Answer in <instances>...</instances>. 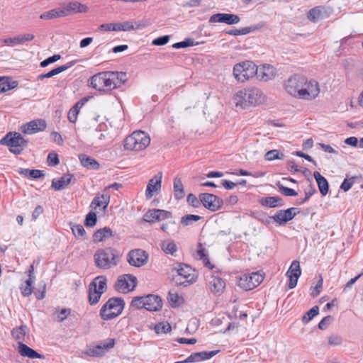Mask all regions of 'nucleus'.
I'll use <instances>...</instances> for the list:
<instances>
[{"mask_svg":"<svg viewBox=\"0 0 363 363\" xmlns=\"http://www.w3.org/2000/svg\"><path fill=\"white\" fill-rule=\"evenodd\" d=\"M267 101V96L260 89L248 87L236 91L232 96L231 104L236 111H242L264 104Z\"/></svg>","mask_w":363,"mask_h":363,"instance_id":"1","label":"nucleus"},{"mask_svg":"<svg viewBox=\"0 0 363 363\" xmlns=\"http://www.w3.org/2000/svg\"><path fill=\"white\" fill-rule=\"evenodd\" d=\"M126 79L124 72H103L91 78V86L96 90L107 91L120 87Z\"/></svg>","mask_w":363,"mask_h":363,"instance_id":"2","label":"nucleus"},{"mask_svg":"<svg viewBox=\"0 0 363 363\" xmlns=\"http://www.w3.org/2000/svg\"><path fill=\"white\" fill-rule=\"evenodd\" d=\"M94 259L96 267L109 269L118 264L119 255L115 248L108 247L97 250L94 255Z\"/></svg>","mask_w":363,"mask_h":363,"instance_id":"3","label":"nucleus"},{"mask_svg":"<svg viewBox=\"0 0 363 363\" xmlns=\"http://www.w3.org/2000/svg\"><path fill=\"white\" fill-rule=\"evenodd\" d=\"M125 306L123 298H110L100 310V315L104 320H112L121 314Z\"/></svg>","mask_w":363,"mask_h":363,"instance_id":"4","label":"nucleus"},{"mask_svg":"<svg viewBox=\"0 0 363 363\" xmlns=\"http://www.w3.org/2000/svg\"><path fill=\"white\" fill-rule=\"evenodd\" d=\"M255 64L250 60L236 63L233 68V76L240 83H245L255 77Z\"/></svg>","mask_w":363,"mask_h":363,"instance_id":"5","label":"nucleus"},{"mask_svg":"<svg viewBox=\"0 0 363 363\" xmlns=\"http://www.w3.org/2000/svg\"><path fill=\"white\" fill-rule=\"evenodd\" d=\"M107 279L104 276H99L93 279L89 285V302L90 305H96L101 295L106 291Z\"/></svg>","mask_w":363,"mask_h":363,"instance_id":"6","label":"nucleus"},{"mask_svg":"<svg viewBox=\"0 0 363 363\" xmlns=\"http://www.w3.org/2000/svg\"><path fill=\"white\" fill-rule=\"evenodd\" d=\"M306 79V77L298 74L290 77L284 84L285 91L291 97L301 100Z\"/></svg>","mask_w":363,"mask_h":363,"instance_id":"7","label":"nucleus"},{"mask_svg":"<svg viewBox=\"0 0 363 363\" xmlns=\"http://www.w3.org/2000/svg\"><path fill=\"white\" fill-rule=\"evenodd\" d=\"M320 94V85L319 82L314 79L306 77L301 100L311 101L316 99Z\"/></svg>","mask_w":363,"mask_h":363,"instance_id":"8","label":"nucleus"},{"mask_svg":"<svg viewBox=\"0 0 363 363\" xmlns=\"http://www.w3.org/2000/svg\"><path fill=\"white\" fill-rule=\"evenodd\" d=\"M28 143V140L25 138H1L0 140V145L7 146L9 150L16 155H21Z\"/></svg>","mask_w":363,"mask_h":363,"instance_id":"9","label":"nucleus"},{"mask_svg":"<svg viewBox=\"0 0 363 363\" xmlns=\"http://www.w3.org/2000/svg\"><path fill=\"white\" fill-rule=\"evenodd\" d=\"M137 285V278L132 274L119 276L114 284L116 291L120 293H128L133 291Z\"/></svg>","mask_w":363,"mask_h":363,"instance_id":"10","label":"nucleus"},{"mask_svg":"<svg viewBox=\"0 0 363 363\" xmlns=\"http://www.w3.org/2000/svg\"><path fill=\"white\" fill-rule=\"evenodd\" d=\"M263 279L262 275L258 272L245 274L240 277L238 285L245 291L251 290L257 287L263 281Z\"/></svg>","mask_w":363,"mask_h":363,"instance_id":"11","label":"nucleus"},{"mask_svg":"<svg viewBox=\"0 0 363 363\" xmlns=\"http://www.w3.org/2000/svg\"><path fill=\"white\" fill-rule=\"evenodd\" d=\"M199 198L203 206L211 211L220 209L223 205V200L213 194L201 193L199 195Z\"/></svg>","mask_w":363,"mask_h":363,"instance_id":"12","label":"nucleus"},{"mask_svg":"<svg viewBox=\"0 0 363 363\" xmlns=\"http://www.w3.org/2000/svg\"><path fill=\"white\" fill-rule=\"evenodd\" d=\"M255 77L262 82H267L273 79L277 75L275 67L271 65L264 64L255 66Z\"/></svg>","mask_w":363,"mask_h":363,"instance_id":"13","label":"nucleus"},{"mask_svg":"<svg viewBox=\"0 0 363 363\" xmlns=\"http://www.w3.org/2000/svg\"><path fill=\"white\" fill-rule=\"evenodd\" d=\"M150 143V138H125L123 141L125 150L140 151L147 147Z\"/></svg>","mask_w":363,"mask_h":363,"instance_id":"14","label":"nucleus"},{"mask_svg":"<svg viewBox=\"0 0 363 363\" xmlns=\"http://www.w3.org/2000/svg\"><path fill=\"white\" fill-rule=\"evenodd\" d=\"M148 255L141 249H135L129 252L127 260L134 267H140L147 262Z\"/></svg>","mask_w":363,"mask_h":363,"instance_id":"15","label":"nucleus"},{"mask_svg":"<svg viewBox=\"0 0 363 363\" xmlns=\"http://www.w3.org/2000/svg\"><path fill=\"white\" fill-rule=\"evenodd\" d=\"M45 128V121L42 119H36L21 125V130L26 135H33L43 131Z\"/></svg>","mask_w":363,"mask_h":363,"instance_id":"16","label":"nucleus"},{"mask_svg":"<svg viewBox=\"0 0 363 363\" xmlns=\"http://www.w3.org/2000/svg\"><path fill=\"white\" fill-rule=\"evenodd\" d=\"M35 39V35L30 33L20 34L13 37H9L1 40V43L9 47L21 45L26 42L32 41Z\"/></svg>","mask_w":363,"mask_h":363,"instance_id":"17","label":"nucleus"},{"mask_svg":"<svg viewBox=\"0 0 363 363\" xmlns=\"http://www.w3.org/2000/svg\"><path fill=\"white\" fill-rule=\"evenodd\" d=\"M162 173L159 172L150 179L145 191L146 199H151L155 193L160 191L162 186Z\"/></svg>","mask_w":363,"mask_h":363,"instance_id":"18","label":"nucleus"},{"mask_svg":"<svg viewBox=\"0 0 363 363\" xmlns=\"http://www.w3.org/2000/svg\"><path fill=\"white\" fill-rule=\"evenodd\" d=\"M332 13V9L328 6H316L308 11V18L317 22L323 18H328Z\"/></svg>","mask_w":363,"mask_h":363,"instance_id":"19","label":"nucleus"},{"mask_svg":"<svg viewBox=\"0 0 363 363\" xmlns=\"http://www.w3.org/2000/svg\"><path fill=\"white\" fill-rule=\"evenodd\" d=\"M296 208H289L286 210L278 211L274 216L272 217L274 222L280 225L286 224L288 221L291 220L296 216Z\"/></svg>","mask_w":363,"mask_h":363,"instance_id":"20","label":"nucleus"},{"mask_svg":"<svg viewBox=\"0 0 363 363\" xmlns=\"http://www.w3.org/2000/svg\"><path fill=\"white\" fill-rule=\"evenodd\" d=\"M240 21V17L233 13H216L209 18L210 23H224L228 25L237 24Z\"/></svg>","mask_w":363,"mask_h":363,"instance_id":"21","label":"nucleus"},{"mask_svg":"<svg viewBox=\"0 0 363 363\" xmlns=\"http://www.w3.org/2000/svg\"><path fill=\"white\" fill-rule=\"evenodd\" d=\"M145 309L149 311H158L162 307V300L160 296L154 294L145 296Z\"/></svg>","mask_w":363,"mask_h":363,"instance_id":"22","label":"nucleus"},{"mask_svg":"<svg viewBox=\"0 0 363 363\" xmlns=\"http://www.w3.org/2000/svg\"><path fill=\"white\" fill-rule=\"evenodd\" d=\"M220 350H213V351H201L199 352H194L191 354L186 359V362H189V363L193 362H199L202 361H205L209 359L217 354Z\"/></svg>","mask_w":363,"mask_h":363,"instance_id":"23","label":"nucleus"},{"mask_svg":"<svg viewBox=\"0 0 363 363\" xmlns=\"http://www.w3.org/2000/svg\"><path fill=\"white\" fill-rule=\"evenodd\" d=\"M62 10L65 12V17L76 13H86L89 11V7L78 1H70L65 6L61 7Z\"/></svg>","mask_w":363,"mask_h":363,"instance_id":"24","label":"nucleus"},{"mask_svg":"<svg viewBox=\"0 0 363 363\" xmlns=\"http://www.w3.org/2000/svg\"><path fill=\"white\" fill-rule=\"evenodd\" d=\"M208 286L212 293L220 294L225 288V283L220 277L211 276L208 280Z\"/></svg>","mask_w":363,"mask_h":363,"instance_id":"25","label":"nucleus"},{"mask_svg":"<svg viewBox=\"0 0 363 363\" xmlns=\"http://www.w3.org/2000/svg\"><path fill=\"white\" fill-rule=\"evenodd\" d=\"M18 352L21 356L30 359H43L44 357L43 354H39L22 342H18Z\"/></svg>","mask_w":363,"mask_h":363,"instance_id":"26","label":"nucleus"},{"mask_svg":"<svg viewBox=\"0 0 363 363\" xmlns=\"http://www.w3.org/2000/svg\"><path fill=\"white\" fill-rule=\"evenodd\" d=\"M176 272L177 276H182L183 278L189 279V280H195V276L193 273L192 268L185 264H179L177 267L172 269V272Z\"/></svg>","mask_w":363,"mask_h":363,"instance_id":"27","label":"nucleus"},{"mask_svg":"<svg viewBox=\"0 0 363 363\" xmlns=\"http://www.w3.org/2000/svg\"><path fill=\"white\" fill-rule=\"evenodd\" d=\"M73 175L71 174H65L59 179H52V187L56 191H60L66 188L70 184Z\"/></svg>","mask_w":363,"mask_h":363,"instance_id":"28","label":"nucleus"},{"mask_svg":"<svg viewBox=\"0 0 363 363\" xmlns=\"http://www.w3.org/2000/svg\"><path fill=\"white\" fill-rule=\"evenodd\" d=\"M88 97H84L77 102L74 106L70 108L68 113V119L69 122L75 123L77 121L80 109L88 101Z\"/></svg>","mask_w":363,"mask_h":363,"instance_id":"29","label":"nucleus"},{"mask_svg":"<svg viewBox=\"0 0 363 363\" xmlns=\"http://www.w3.org/2000/svg\"><path fill=\"white\" fill-rule=\"evenodd\" d=\"M110 202V195L106 193L102 194L101 196H96L92 200L90 207L96 208L97 207L102 206L104 211L106 210Z\"/></svg>","mask_w":363,"mask_h":363,"instance_id":"30","label":"nucleus"},{"mask_svg":"<svg viewBox=\"0 0 363 363\" xmlns=\"http://www.w3.org/2000/svg\"><path fill=\"white\" fill-rule=\"evenodd\" d=\"M113 235L112 230L108 227H104L96 230L93 235L94 242H99L111 238Z\"/></svg>","mask_w":363,"mask_h":363,"instance_id":"31","label":"nucleus"},{"mask_svg":"<svg viewBox=\"0 0 363 363\" xmlns=\"http://www.w3.org/2000/svg\"><path fill=\"white\" fill-rule=\"evenodd\" d=\"M313 177L317 182L320 193L322 196H325L329 191V184L327 179L317 171L314 172Z\"/></svg>","mask_w":363,"mask_h":363,"instance_id":"32","label":"nucleus"},{"mask_svg":"<svg viewBox=\"0 0 363 363\" xmlns=\"http://www.w3.org/2000/svg\"><path fill=\"white\" fill-rule=\"evenodd\" d=\"M262 206L268 208H275L284 205L283 199L279 196H267L261 199Z\"/></svg>","mask_w":363,"mask_h":363,"instance_id":"33","label":"nucleus"},{"mask_svg":"<svg viewBox=\"0 0 363 363\" xmlns=\"http://www.w3.org/2000/svg\"><path fill=\"white\" fill-rule=\"evenodd\" d=\"M65 17V12L61 7L53 9L40 14L41 20H52L54 18Z\"/></svg>","mask_w":363,"mask_h":363,"instance_id":"34","label":"nucleus"},{"mask_svg":"<svg viewBox=\"0 0 363 363\" xmlns=\"http://www.w3.org/2000/svg\"><path fill=\"white\" fill-rule=\"evenodd\" d=\"M72 65H73L72 62H69L67 65L59 66V67L52 69L51 71L48 72L46 74H43L38 75L37 79L38 80H43L45 78L52 77L53 76H55L60 73H62V72L66 71L67 69L70 68L72 66Z\"/></svg>","mask_w":363,"mask_h":363,"instance_id":"35","label":"nucleus"},{"mask_svg":"<svg viewBox=\"0 0 363 363\" xmlns=\"http://www.w3.org/2000/svg\"><path fill=\"white\" fill-rule=\"evenodd\" d=\"M79 158L82 165L87 169L96 170L99 168V162L89 156L81 155Z\"/></svg>","mask_w":363,"mask_h":363,"instance_id":"36","label":"nucleus"},{"mask_svg":"<svg viewBox=\"0 0 363 363\" xmlns=\"http://www.w3.org/2000/svg\"><path fill=\"white\" fill-rule=\"evenodd\" d=\"M20 174H22L26 177H30L32 179H39L44 176V172L39 169H20L18 171Z\"/></svg>","mask_w":363,"mask_h":363,"instance_id":"37","label":"nucleus"},{"mask_svg":"<svg viewBox=\"0 0 363 363\" xmlns=\"http://www.w3.org/2000/svg\"><path fill=\"white\" fill-rule=\"evenodd\" d=\"M301 274V269L300 268L299 262L297 260H294L292 262L289 269L286 272L287 277H294L296 279H298Z\"/></svg>","mask_w":363,"mask_h":363,"instance_id":"38","label":"nucleus"},{"mask_svg":"<svg viewBox=\"0 0 363 363\" xmlns=\"http://www.w3.org/2000/svg\"><path fill=\"white\" fill-rule=\"evenodd\" d=\"M26 329L27 327L26 325L15 328L11 330V335L13 337L18 341V342H23L26 333Z\"/></svg>","mask_w":363,"mask_h":363,"instance_id":"39","label":"nucleus"},{"mask_svg":"<svg viewBox=\"0 0 363 363\" xmlns=\"http://www.w3.org/2000/svg\"><path fill=\"white\" fill-rule=\"evenodd\" d=\"M174 197L177 199H181L185 195L183 184L179 178H175L174 180Z\"/></svg>","mask_w":363,"mask_h":363,"instance_id":"40","label":"nucleus"},{"mask_svg":"<svg viewBox=\"0 0 363 363\" xmlns=\"http://www.w3.org/2000/svg\"><path fill=\"white\" fill-rule=\"evenodd\" d=\"M84 354L89 357H102L105 354L104 351L99 344L90 347L86 350Z\"/></svg>","mask_w":363,"mask_h":363,"instance_id":"41","label":"nucleus"},{"mask_svg":"<svg viewBox=\"0 0 363 363\" xmlns=\"http://www.w3.org/2000/svg\"><path fill=\"white\" fill-rule=\"evenodd\" d=\"M264 158L267 161H273L275 160H283L284 158V153L281 152L279 150H272L267 151Z\"/></svg>","mask_w":363,"mask_h":363,"instance_id":"42","label":"nucleus"},{"mask_svg":"<svg viewBox=\"0 0 363 363\" xmlns=\"http://www.w3.org/2000/svg\"><path fill=\"white\" fill-rule=\"evenodd\" d=\"M167 299L170 306L172 308L179 306L183 302V298L181 296H179L177 293L173 291L169 292Z\"/></svg>","mask_w":363,"mask_h":363,"instance_id":"43","label":"nucleus"},{"mask_svg":"<svg viewBox=\"0 0 363 363\" xmlns=\"http://www.w3.org/2000/svg\"><path fill=\"white\" fill-rule=\"evenodd\" d=\"M33 280L31 278H28L26 281L25 284H22L20 287L21 294L23 296L28 297L31 295L33 289Z\"/></svg>","mask_w":363,"mask_h":363,"instance_id":"44","label":"nucleus"},{"mask_svg":"<svg viewBox=\"0 0 363 363\" xmlns=\"http://www.w3.org/2000/svg\"><path fill=\"white\" fill-rule=\"evenodd\" d=\"M161 247L165 253L170 255H174L177 250V245L172 240L163 241Z\"/></svg>","mask_w":363,"mask_h":363,"instance_id":"45","label":"nucleus"},{"mask_svg":"<svg viewBox=\"0 0 363 363\" xmlns=\"http://www.w3.org/2000/svg\"><path fill=\"white\" fill-rule=\"evenodd\" d=\"M200 219H201V217L200 216L187 214L182 217L181 224L184 227L191 225L194 222H196Z\"/></svg>","mask_w":363,"mask_h":363,"instance_id":"46","label":"nucleus"},{"mask_svg":"<svg viewBox=\"0 0 363 363\" xmlns=\"http://www.w3.org/2000/svg\"><path fill=\"white\" fill-rule=\"evenodd\" d=\"M133 30V21H126L116 23V31H132Z\"/></svg>","mask_w":363,"mask_h":363,"instance_id":"47","label":"nucleus"},{"mask_svg":"<svg viewBox=\"0 0 363 363\" xmlns=\"http://www.w3.org/2000/svg\"><path fill=\"white\" fill-rule=\"evenodd\" d=\"M319 313V307L318 306H313L309 311H308L302 318V322L303 323H308L311 320L315 315Z\"/></svg>","mask_w":363,"mask_h":363,"instance_id":"48","label":"nucleus"},{"mask_svg":"<svg viewBox=\"0 0 363 363\" xmlns=\"http://www.w3.org/2000/svg\"><path fill=\"white\" fill-rule=\"evenodd\" d=\"M71 313L70 308H62L59 310L57 308L54 313L56 315V320L59 323L63 322L69 315Z\"/></svg>","mask_w":363,"mask_h":363,"instance_id":"49","label":"nucleus"},{"mask_svg":"<svg viewBox=\"0 0 363 363\" xmlns=\"http://www.w3.org/2000/svg\"><path fill=\"white\" fill-rule=\"evenodd\" d=\"M158 209H151L147 211L144 216L143 220L147 223H154L158 221Z\"/></svg>","mask_w":363,"mask_h":363,"instance_id":"50","label":"nucleus"},{"mask_svg":"<svg viewBox=\"0 0 363 363\" xmlns=\"http://www.w3.org/2000/svg\"><path fill=\"white\" fill-rule=\"evenodd\" d=\"M199 248L197 251V253L200 259L203 260V264L206 267L213 268V266H211V262L209 261L208 256L206 252V249L202 247L201 243H199Z\"/></svg>","mask_w":363,"mask_h":363,"instance_id":"51","label":"nucleus"},{"mask_svg":"<svg viewBox=\"0 0 363 363\" xmlns=\"http://www.w3.org/2000/svg\"><path fill=\"white\" fill-rule=\"evenodd\" d=\"M199 43H195V41L192 38H186L184 41L173 44L172 48L175 49H180L186 47L197 45Z\"/></svg>","mask_w":363,"mask_h":363,"instance_id":"52","label":"nucleus"},{"mask_svg":"<svg viewBox=\"0 0 363 363\" xmlns=\"http://www.w3.org/2000/svg\"><path fill=\"white\" fill-rule=\"evenodd\" d=\"M317 191L315 188L312 184H310L308 189L305 190V198L302 199H298L296 203L298 205H302L303 203L306 202L311 198V196H312Z\"/></svg>","mask_w":363,"mask_h":363,"instance_id":"53","label":"nucleus"},{"mask_svg":"<svg viewBox=\"0 0 363 363\" xmlns=\"http://www.w3.org/2000/svg\"><path fill=\"white\" fill-rule=\"evenodd\" d=\"M277 186L279 190V191L286 196H296L298 195V193L294 190L293 189L286 187L283 184H281L279 182L277 183Z\"/></svg>","mask_w":363,"mask_h":363,"instance_id":"54","label":"nucleus"},{"mask_svg":"<svg viewBox=\"0 0 363 363\" xmlns=\"http://www.w3.org/2000/svg\"><path fill=\"white\" fill-rule=\"evenodd\" d=\"M97 221V216L96 213L94 212H89L85 218L84 220V225L86 227H94Z\"/></svg>","mask_w":363,"mask_h":363,"instance_id":"55","label":"nucleus"},{"mask_svg":"<svg viewBox=\"0 0 363 363\" xmlns=\"http://www.w3.org/2000/svg\"><path fill=\"white\" fill-rule=\"evenodd\" d=\"M172 328L171 325L168 323H159L158 324H156L155 326V330L156 333H167L171 330Z\"/></svg>","mask_w":363,"mask_h":363,"instance_id":"56","label":"nucleus"},{"mask_svg":"<svg viewBox=\"0 0 363 363\" xmlns=\"http://www.w3.org/2000/svg\"><path fill=\"white\" fill-rule=\"evenodd\" d=\"M72 231L76 238H84L86 236V231L84 227L80 224L73 225L71 227Z\"/></svg>","mask_w":363,"mask_h":363,"instance_id":"57","label":"nucleus"},{"mask_svg":"<svg viewBox=\"0 0 363 363\" xmlns=\"http://www.w3.org/2000/svg\"><path fill=\"white\" fill-rule=\"evenodd\" d=\"M173 280L177 285L186 286L195 281V280H189V279L183 278L182 276L173 274Z\"/></svg>","mask_w":363,"mask_h":363,"instance_id":"58","label":"nucleus"},{"mask_svg":"<svg viewBox=\"0 0 363 363\" xmlns=\"http://www.w3.org/2000/svg\"><path fill=\"white\" fill-rule=\"evenodd\" d=\"M131 306L136 308H145V296H135L132 299Z\"/></svg>","mask_w":363,"mask_h":363,"instance_id":"59","label":"nucleus"},{"mask_svg":"<svg viewBox=\"0 0 363 363\" xmlns=\"http://www.w3.org/2000/svg\"><path fill=\"white\" fill-rule=\"evenodd\" d=\"M115 343V340L113 338H108L101 341L99 345L102 347V350H104L106 354L110 349L114 347Z\"/></svg>","mask_w":363,"mask_h":363,"instance_id":"60","label":"nucleus"},{"mask_svg":"<svg viewBox=\"0 0 363 363\" xmlns=\"http://www.w3.org/2000/svg\"><path fill=\"white\" fill-rule=\"evenodd\" d=\"M357 178V177H352L350 179H345L340 185V189L345 192L349 191L352 188L354 183V180Z\"/></svg>","mask_w":363,"mask_h":363,"instance_id":"61","label":"nucleus"},{"mask_svg":"<svg viewBox=\"0 0 363 363\" xmlns=\"http://www.w3.org/2000/svg\"><path fill=\"white\" fill-rule=\"evenodd\" d=\"M170 40L169 35H163L154 39L152 41V45L155 46H162L167 44Z\"/></svg>","mask_w":363,"mask_h":363,"instance_id":"62","label":"nucleus"},{"mask_svg":"<svg viewBox=\"0 0 363 363\" xmlns=\"http://www.w3.org/2000/svg\"><path fill=\"white\" fill-rule=\"evenodd\" d=\"M252 31L251 28L245 27L241 29H233L228 32V34L232 35H247Z\"/></svg>","mask_w":363,"mask_h":363,"instance_id":"63","label":"nucleus"},{"mask_svg":"<svg viewBox=\"0 0 363 363\" xmlns=\"http://www.w3.org/2000/svg\"><path fill=\"white\" fill-rule=\"evenodd\" d=\"M333 320V318L331 315L324 317L318 323V328L320 330H325Z\"/></svg>","mask_w":363,"mask_h":363,"instance_id":"64","label":"nucleus"}]
</instances>
